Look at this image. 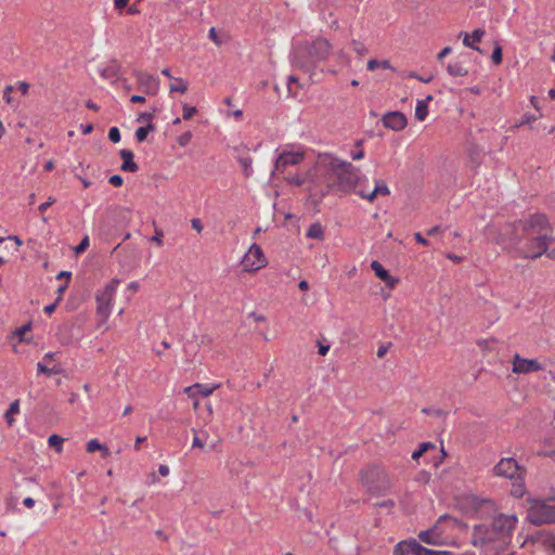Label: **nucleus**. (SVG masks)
<instances>
[{
  "instance_id": "f257e3e1",
  "label": "nucleus",
  "mask_w": 555,
  "mask_h": 555,
  "mask_svg": "<svg viewBox=\"0 0 555 555\" xmlns=\"http://www.w3.org/2000/svg\"><path fill=\"white\" fill-rule=\"evenodd\" d=\"M551 233L546 216L537 214L506 225L503 232L493 240L504 249L514 251L518 257L535 259L547 251Z\"/></svg>"
},
{
  "instance_id": "f03ea898",
  "label": "nucleus",
  "mask_w": 555,
  "mask_h": 555,
  "mask_svg": "<svg viewBox=\"0 0 555 555\" xmlns=\"http://www.w3.org/2000/svg\"><path fill=\"white\" fill-rule=\"evenodd\" d=\"M315 172L320 173L322 183H317L309 191V202L318 206L331 191L349 193L359 182V169L351 163L330 153H320L315 160Z\"/></svg>"
},
{
  "instance_id": "7ed1b4c3",
  "label": "nucleus",
  "mask_w": 555,
  "mask_h": 555,
  "mask_svg": "<svg viewBox=\"0 0 555 555\" xmlns=\"http://www.w3.org/2000/svg\"><path fill=\"white\" fill-rule=\"evenodd\" d=\"M332 53V44L324 38H318L310 43L296 48L292 63L293 66L312 77L315 74L318 63L325 61Z\"/></svg>"
},
{
  "instance_id": "20e7f679",
  "label": "nucleus",
  "mask_w": 555,
  "mask_h": 555,
  "mask_svg": "<svg viewBox=\"0 0 555 555\" xmlns=\"http://www.w3.org/2000/svg\"><path fill=\"white\" fill-rule=\"evenodd\" d=\"M528 520L533 525L555 522V504L544 500H530Z\"/></svg>"
},
{
  "instance_id": "39448f33",
  "label": "nucleus",
  "mask_w": 555,
  "mask_h": 555,
  "mask_svg": "<svg viewBox=\"0 0 555 555\" xmlns=\"http://www.w3.org/2000/svg\"><path fill=\"white\" fill-rule=\"evenodd\" d=\"M118 285L119 280L113 279L96 294V313L102 322H106L112 312V306Z\"/></svg>"
},
{
  "instance_id": "423d86ee",
  "label": "nucleus",
  "mask_w": 555,
  "mask_h": 555,
  "mask_svg": "<svg viewBox=\"0 0 555 555\" xmlns=\"http://www.w3.org/2000/svg\"><path fill=\"white\" fill-rule=\"evenodd\" d=\"M492 526L499 538V546L506 545L513 535L518 524V517L515 514H499L492 520Z\"/></svg>"
},
{
  "instance_id": "0eeeda50",
  "label": "nucleus",
  "mask_w": 555,
  "mask_h": 555,
  "mask_svg": "<svg viewBox=\"0 0 555 555\" xmlns=\"http://www.w3.org/2000/svg\"><path fill=\"white\" fill-rule=\"evenodd\" d=\"M268 264V259L258 244H253L244 254L241 266L244 272L255 273Z\"/></svg>"
},
{
  "instance_id": "6e6552de",
  "label": "nucleus",
  "mask_w": 555,
  "mask_h": 555,
  "mask_svg": "<svg viewBox=\"0 0 555 555\" xmlns=\"http://www.w3.org/2000/svg\"><path fill=\"white\" fill-rule=\"evenodd\" d=\"M454 522H455V520L453 518H451L448 515H443L438 519V521L436 522V525L433 528L425 530V531H421L418 533V538L422 542H424L426 544H433V545L446 544V539L442 535V533H443L442 526L446 524H454Z\"/></svg>"
},
{
  "instance_id": "1a4fd4ad",
  "label": "nucleus",
  "mask_w": 555,
  "mask_h": 555,
  "mask_svg": "<svg viewBox=\"0 0 555 555\" xmlns=\"http://www.w3.org/2000/svg\"><path fill=\"white\" fill-rule=\"evenodd\" d=\"M288 184L295 186H306L307 198L309 199V191L311 186L317 183H322L320 173L315 172V165L313 168L306 170L305 172L288 173L285 177Z\"/></svg>"
},
{
  "instance_id": "9d476101",
  "label": "nucleus",
  "mask_w": 555,
  "mask_h": 555,
  "mask_svg": "<svg viewBox=\"0 0 555 555\" xmlns=\"http://www.w3.org/2000/svg\"><path fill=\"white\" fill-rule=\"evenodd\" d=\"M473 544L475 546H482L488 543H496L499 545V538L494 528L491 525L479 524L473 528Z\"/></svg>"
},
{
  "instance_id": "9b49d317",
  "label": "nucleus",
  "mask_w": 555,
  "mask_h": 555,
  "mask_svg": "<svg viewBox=\"0 0 555 555\" xmlns=\"http://www.w3.org/2000/svg\"><path fill=\"white\" fill-rule=\"evenodd\" d=\"M305 159V151L298 149L296 151H283L278 156L274 169L279 173H284L288 166L299 165Z\"/></svg>"
},
{
  "instance_id": "f8f14e48",
  "label": "nucleus",
  "mask_w": 555,
  "mask_h": 555,
  "mask_svg": "<svg viewBox=\"0 0 555 555\" xmlns=\"http://www.w3.org/2000/svg\"><path fill=\"white\" fill-rule=\"evenodd\" d=\"M133 75L140 91L146 95H156L158 93L159 80L157 77L143 70H134Z\"/></svg>"
},
{
  "instance_id": "ddd939ff",
  "label": "nucleus",
  "mask_w": 555,
  "mask_h": 555,
  "mask_svg": "<svg viewBox=\"0 0 555 555\" xmlns=\"http://www.w3.org/2000/svg\"><path fill=\"white\" fill-rule=\"evenodd\" d=\"M494 475L514 479L519 477L520 474H525L522 467L518 465V463L512 457L502 459L493 468Z\"/></svg>"
},
{
  "instance_id": "4468645a",
  "label": "nucleus",
  "mask_w": 555,
  "mask_h": 555,
  "mask_svg": "<svg viewBox=\"0 0 555 555\" xmlns=\"http://www.w3.org/2000/svg\"><path fill=\"white\" fill-rule=\"evenodd\" d=\"M395 555H434V551L422 546L417 541H401L395 547Z\"/></svg>"
},
{
  "instance_id": "2eb2a0df",
  "label": "nucleus",
  "mask_w": 555,
  "mask_h": 555,
  "mask_svg": "<svg viewBox=\"0 0 555 555\" xmlns=\"http://www.w3.org/2000/svg\"><path fill=\"white\" fill-rule=\"evenodd\" d=\"M542 370V365L535 359H526L516 354L513 361V372L517 374H528Z\"/></svg>"
},
{
  "instance_id": "dca6fc26",
  "label": "nucleus",
  "mask_w": 555,
  "mask_h": 555,
  "mask_svg": "<svg viewBox=\"0 0 555 555\" xmlns=\"http://www.w3.org/2000/svg\"><path fill=\"white\" fill-rule=\"evenodd\" d=\"M406 124V117L400 112H390L383 116V125L395 131L404 129Z\"/></svg>"
},
{
  "instance_id": "f3484780",
  "label": "nucleus",
  "mask_w": 555,
  "mask_h": 555,
  "mask_svg": "<svg viewBox=\"0 0 555 555\" xmlns=\"http://www.w3.org/2000/svg\"><path fill=\"white\" fill-rule=\"evenodd\" d=\"M374 478H377L378 480H380L386 487H388L390 485V480H389L387 473L378 466H372L362 473V480L372 490H373V486L371 485V482H373Z\"/></svg>"
},
{
  "instance_id": "a211bd4d",
  "label": "nucleus",
  "mask_w": 555,
  "mask_h": 555,
  "mask_svg": "<svg viewBox=\"0 0 555 555\" xmlns=\"http://www.w3.org/2000/svg\"><path fill=\"white\" fill-rule=\"evenodd\" d=\"M356 193L364 199L369 202H374L377 196H387L390 191L389 188L383 180H375V186L372 191H365L364 189H359Z\"/></svg>"
},
{
  "instance_id": "6ab92c4d",
  "label": "nucleus",
  "mask_w": 555,
  "mask_h": 555,
  "mask_svg": "<svg viewBox=\"0 0 555 555\" xmlns=\"http://www.w3.org/2000/svg\"><path fill=\"white\" fill-rule=\"evenodd\" d=\"M217 388H219V384L208 385V384H194L184 389V392L189 398H196L197 395L203 397L210 396Z\"/></svg>"
},
{
  "instance_id": "aec40b11",
  "label": "nucleus",
  "mask_w": 555,
  "mask_h": 555,
  "mask_svg": "<svg viewBox=\"0 0 555 555\" xmlns=\"http://www.w3.org/2000/svg\"><path fill=\"white\" fill-rule=\"evenodd\" d=\"M371 268L374 271L375 275L379 278L383 282H385L387 287L393 288L397 285L398 279L390 275L388 271L377 260H373L371 262Z\"/></svg>"
},
{
  "instance_id": "412c9836",
  "label": "nucleus",
  "mask_w": 555,
  "mask_h": 555,
  "mask_svg": "<svg viewBox=\"0 0 555 555\" xmlns=\"http://www.w3.org/2000/svg\"><path fill=\"white\" fill-rule=\"evenodd\" d=\"M74 325L66 323L59 327L56 337L61 345L63 346H69L73 345L76 341V338L74 336Z\"/></svg>"
},
{
  "instance_id": "4be33fe9",
  "label": "nucleus",
  "mask_w": 555,
  "mask_h": 555,
  "mask_svg": "<svg viewBox=\"0 0 555 555\" xmlns=\"http://www.w3.org/2000/svg\"><path fill=\"white\" fill-rule=\"evenodd\" d=\"M119 155L122 159V164L120 166V169L122 171L127 172H135L138 171L139 167L137 163L133 160V152L130 150H120Z\"/></svg>"
},
{
  "instance_id": "5701e85b",
  "label": "nucleus",
  "mask_w": 555,
  "mask_h": 555,
  "mask_svg": "<svg viewBox=\"0 0 555 555\" xmlns=\"http://www.w3.org/2000/svg\"><path fill=\"white\" fill-rule=\"evenodd\" d=\"M460 36H463V43L465 47L480 51L478 47L474 46V43L481 41L482 37L485 36V30L478 28L475 29L470 35L467 33H461Z\"/></svg>"
},
{
  "instance_id": "b1692460",
  "label": "nucleus",
  "mask_w": 555,
  "mask_h": 555,
  "mask_svg": "<svg viewBox=\"0 0 555 555\" xmlns=\"http://www.w3.org/2000/svg\"><path fill=\"white\" fill-rule=\"evenodd\" d=\"M433 100L431 95H428L424 100H418L415 106V118L420 121H424L428 116V102Z\"/></svg>"
},
{
  "instance_id": "393cba45",
  "label": "nucleus",
  "mask_w": 555,
  "mask_h": 555,
  "mask_svg": "<svg viewBox=\"0 0 555 555\" xmlns=\"http://www.w3.org/2000/svg\"><path fill=\"white\" fill-rule=\"evenodd\" d=\"M194 437L192 441L193 448H199L204 449L206 446L209 448V450H215L218 444L220 443V439L211 440L209 443H205V441L198 436V431L196 429H193Z\"/></svg>"
},
{
  "instance_id": "a878e982",
  "label": "nucleus",
  "mask_w": 555,
  "mask_h": 555,
  "mask_svg": "<svg viewBox=\"0 0 555 555\" xmlns=\"http://www.w3.org/2000/svg\"><path fill=\"white\" fill-rule=\"evenodd\" d=\"M447 72L453 77H463L468 74L467 68L461 62H451L447 65Z\"/></svg>"
},
{
  "instance_id": "bb28decb",
  "label": "nucleus",
  "mask_w": 555,
  "mask_h": 555,
  "mask_svg": "<svg viewBox=\"0 0 555 555\" xmlns=\"http://www.w3.org/2000/svg\"><path fill=\"white\" fill-rule=\"evenodd\" d=\"M189 89V82L181 77H173L171 79V83L169 85V92H179L185 93Z\"/></svg>"
},
{
  "instance_id": "cd10ccee",
  "label": "nucleus",
  "mask_w": 555,
  "mask_h": 555,
  "mask_svg": "<svg viewBox=\"0 0 555 555\" xmlns=\"http://www.w3.org/2000/svg\"><path fill=\"white\" fill-rule=\"evenodd\" d=\"M526 492L525 482H524V474H520L519 477L514 478V482L511 488V494L515 498H522Z\"/></svg>"
},
{
  "instance_id": "c85d7f7f",
  "label": "nucleus",
  "mask_w": 555,
  "mask_h": 555,
  "mask_svg": "<svg viewBox=\"0 0 555 555\" xmlns=\"http://www.w3.org/2000/svg\"><path fill=\"white\" fill-rule=\"evenodd\" d=\"M18 413H20V400L16 399L10 404V406L4 415L5 422L8 423L9 426H13V424L15 422L14 416L17 415Z\"/></svg>"
},
{
  "instance_id": "c756f323",
  "label": "nucleus",
  "mask_w": 555,
  "mask_h": 555,
  "mask_svg": "<svg viewBox=\"0 0 555 555\" xmlns=\"http://www.w3.org/2000/svg\"><path fill=\"white\" fill-rule=\"evenodd\" d=\"M307 236L310 238L323 240L324 238V230H323V227L321 225V223H319V222L312 223L307 231Z\"/></svg>"
},
{
  "instance_id": "7c9ffc66",
  "label": "nucleus",
  "mask_w": 555,
  "mask_h": 555,
  "mask_svg": "<svg viewBox=\"0 0 555 555\" xmlns=\"http://www.w3.org/2000/svg\"><path fill=\"white\" fill-rule=\"evenodd\" d=\"M378 68L389 69V68H391V64L388 60L378 61V60L372 59L367 62L369 70L374 72Z\"/></svg>"
},
{
  "instance_id": "2f4dec72",
  "label": "nucleus",
  "mask_w": 555,
  "mask_h": 555,
  "mask_svg": "<svg viewBox=\"0 0 555 555\" xmlns=\"http://www.w3.org/2000/svg\"><path fill=\"white\" fill-rule=\"evenodd\" d=\"M48 443L51 448H54L56 453H62L63 451V443H64V438H62L61 436L59 435H51L48 439Z\"/></svg>"
},
{
  "instance_id": "473e14b6",
  "label": "nucleus",
  "mask_w": 555,
  "mask_h": 555,
  "mask_svg": "<svg viewBox=\"0 0 555 555\" xmlns=\"http://www.w3.org/2000/svg\"><path fill=\"white\" fill-rule=\"evenodd\" d=\"M154 129H155V126L153 124H147L144 127L138 128L137 131H135L137 140L139 142H143L146 139L149 132L153 131Z\"/></svg>"
},
{
  "instance_id": "72a5a7b5",
  "label": "nucleus",
  "mask_w": 555,
  "mask_h": 555,
  "mask_svg": "<svg viewBox=\"0 0 555 555\" xmlns=\"http://www.w3.org/2000/svg\"><path fill=\"white\" fill-rule=\"evenodd\" d=\"M351 46L358 56H364L367 53V48L361 41L352 40Z\"/></svg>"
},
{
  "instance_id": "f704fd0d",
  "label": "nucleus",
  "mask_w": 555,
  "mask_h": 555,
  "mask_svg": "<svg viewBox=\"0 0 555 555\" xmlns=\"http://www.w3.org/2000/svg\"><path fill=\"white\" fill-rule=\"evenodd\" d=\"M182 112H183V114H182L183 119L189 120L196 114L197 109L195 106H190L188 104H183Z\"/></svg>"
},
{
  "instance_id": "c9c22d12",
  "label": "nucleus",
  "mask_w": 555,
  "mask_h": 555,
  "mask_svg": "<svg viewBox=\"0 0 555 555\" xmlns=\"http://www.w3.org/2000/svg\"><path fill=\"white\" fill-rule=\"evenodd\" d=\"M86 449L87 452L94 453L95 451L103 450L105 448L99 442L98 439H91L90 441H88Z\"/></svg>"
},
{
  "instance_id": "e433bc0d",
  "label": "nucleus",
  "mask_w": 555,
  "mask_h": 555,
  "mask_svg": "<svg viewBox=\"0 0 555 555\" xmlns=\"http://www.w3.org/2000/svg\"><path fill=\"white\" fill-rule=\"evenodd\" d=\"M192 139V132L186 131L177 138V142L180 146H186Z\"/></svg>"
},
{
  "instance_id": "4c0bfd02",
  "label": "nucleus",
  "mask_w": 555,
  "mask_h": 555,
  "mask_svg": "<svg viewBox=\"0 0 555 555\" xmlns=\"http://www.w3.org/2000/svg\"><path fill=\"white\" fill-rule=\"evenodd\" d=\"M154 116H155V111L145 112V113H142V114L139 115L138 121L152 124L151 121L154 118Z\"/></svg>"
},
{
  "instance_id": "58836bf2",
  "label": "nucleus",
  "mask_w": 555,
  "mask_h": 555,
  "mask_svg": "<svg viewBox=\"0 0 555 555\" xmlns=\"http://www.w3.org/2000/svg\"><path fill=\"white\" fill-rule=\"evenodd\" d=\"M108 139L114 143H118L120 141V132L117 127H113L109 129Z\"/></svg>"
},
{
  "instance_id": "ea45409f",
  "label": "nucleus",
  "mask_w": 555,
  "mask_h": 555,
  "mask_svg": "<svg viewBox=\"0 0 555 555\" xmlns=\"http://www.w3.org/2000/svg\"><path fill=\"white\" fill-rule=\"evenodd\" d=\"M208 38L216 44V46H221L222 44V41L220 40L218 34H217V30L215 27H211L208 31Z\"/></svg>"
},
{
  "instance_id": "a19ab883",
  "label": "nucleus",
  "mask_w": 555,
  "mask_h": 555,
  "mask_svg": "<svg viewBox=\"0 0 555 555\" xmlns=\"http://www.w3.org/2000/svg\"><path fill=\"white\" fill-rule=\"evenodd\" d=\"M492 61L494 64H501L502 63V49L501 47L496 46L492 52Z\"/></svg>"
},
{
  "instance_id": "79ce46f5",
  "label": "nucleus",
  "mask_w": 555,
  "mask_h": 555,
  "mask_svg": "<svg viewBox=\"0 0 555 555\" xmlns=\"http://www.w3.org/2000/svg\"><path fill=\"white\" fill-rule=\"evenodd\" d=\"M108 182H109L113 186H115V188H119V186H121V185H122V183H124V179H122V177H121V176H119V175H114V176L109 177Z\"/></svg>"
},
{
  "instance_id": "37998d69",
  "label": "nucleus",
  "mask_w": 555,
  "mask_h": 555,
  "mask_svg": "<svg viewBox=\"0 0 555 555\" xmlns=\"http://www.w3.org/2000/svg\"><path fill=\"white\" fill-rule=\"evenodd\" d=\"M538 119V116L537 115H530V114H526L524 115V117L521 118L520 122L517 125V127H520V126H524L526 124H532L533 121H535Z\"/></svg>"
},
{
  "instance_id": "c03bdc74",
  "label": "nucleus",
  "mask_w": 555,
  "mask_h": 555,
  "mask_svg": "<svg viewBox=\"0 0 555 555\" xmlns=\"http://www.w3.org/2000/svg\"><path fill=\"white\" fill-rule=\"evenodd\" d=\"M89 246V237L85 236L81 242L76 247V253L80 254L83 253Z\"/></svg>"
},
{
  "instance_id": "a18cd8bd",
  "label": "nucleus",
  "mask_w": 555,
  "mask_h": 555,
  "mask_svg": "<svg viewBox=\"0 0 555 555\" xmlns=\"http://www.w3.org/2000/svg\"><path fill=\"white\" fill-rule=\"evenodd\" d=\"M37 370H38V373H42V374H47V375H51L52 373H56L57 372V371H54L52 369L47 367L41 362L37 363Z\"/></svg>"
},
{
  "instance_id": "49530a36",
  "label": "nucleus",
  "mask_w": 555,
  "mask_h": 555,
  "mask_svg": "<svg viewBox=\"0 0 555 555\" xmlns=\"http://www.w3.org/2000/svg\"><path fill=\"white\" fill-rule=\"evenodd\" d=\"M389 348H390V344H388V345H380L378 347V349H377V352H376L377 357L379 359L384 358L386 356V353L389 351Z\"/></svg>"
},
{
  "instance_id": "de8ad7c7",
  "label": "nucleus",
  "mask_w": 555,
  "mask_h": 555,
  "mask_svg": "<svg viewBox=\"0 0 555 555\" xmlns=\"http://www.w3.org/2000/svg\"><path fill=\"white\" fill-rule=\"evenodd\" d=\"M54 202H55V199H54V198L49 197V199H48L47 202L42 203V204L38 207L39 211H40V212H44V211H46V210H47V209H48V208H49V207H50Z\"/></svg>"
},
{
  "instance_id": "09e8293b",
  "label": "nucleus",
  "mask_w": 555,
  "mask_h": 555,
  "mask_svg": "<svg viewBox=\"0 0 555 555\" xmlns=\"http://www.w3.org/2000/svg\"><path fill=\"white\" fill-rule=\"evenodd\" d=\"M451 47L443 48L437 55L438 61H442L447 55L451 53Z\"/></svg>"
},
{
  "instance_id": "8fccbe9b",
  "label": "nucleus",
  "mask_w": 555,
  "mask_h": 555,
  "mask_svg": "<svg viewBox=\"0 0 555 555\" xmlns=\"http://www.w3.org/2000/svg\"><path fill=\"white\" fill-rule=\"evenodd\" d=\"M409 76L412 77V78H415V79H417L420 81H423L425 83H428V82H430L433 80V76H428V77L425 78V77L418 76L416 73H411Z\"/></svg>"
},
{
  "instance_id": "3c124183",
  "label": "nucleus",
  "mask_w": 555,
  "mask_h": 555,
  "mask_svg": "<svg viewBox=\"0 0 555 555\" xmlns=\"http://www.w3.org/2000/svg\"><path fill=\"white\" fill-rule=\"evenodd\" d=\"M442 232L441 228L439 225L433 227L427 231V235L429 236H436Z\"/></svg>"
},
{
  "instance_id": "603ef678",
  "label": "nucleus",
  "mask_w": 555,
  "mask_h": 555,
  "mask_svg": "<svg viewBox=\"0 0 555 555\" xmlns=\"http://www.w3.org/2000/svg\"><path fill=\"white\" fill-rule=\"evenodd\" d=\"M420 449L426 453L429 449H436V446L431 442H423L421 443Z\"/></svg>"
},
{
  "instance_id": "864d4df0",
  "label": "nucleus",
  "mask_w": 555,
  "mask_h": 555,
  "mask_svg": "<svg viewBox=\"0 0 555 555\" xmlns=\"http://www.w3.org/2000/svg\"><path fill=\"white\" fill-rule=\"evenodd\" d=\"M28 88H29L28 83H26L24 81H21L17 85V90L21 91L22 94H26L28 91Z\"/></svg>"
},
{
  "instance_id": "5fc2aeb1",
  "label": "nucleus",
  "mask_w": 555,
  "mask_h": 555,
  "mask_svg": "<svg viewBox=\"0 0 555 555\" xmlns=\"http://www.w3.org/2000/svg\"><path fill=\"white\" fill-rule=\"evenodd\" d=\"M192 228H193L194 230H196L197 232H202V230H203V224H202L201 220H199V219H193V220H192Z\"/></svg>"
},
{
  "instance_id": "6e6d98bb",
  "label": "nucleus",
  "mask_w": 555,
  "mask_h": 555,
  "mask_svg": "<svg viewBox=\"0 0 555 555\" xmlns=\"http://www.w3.org/2000/svg\"><path fill=\"white\" fill-rule=\"evenodd\" d=\"M158 472H159V474H160L162 476L166 477V476H168V475H169L170 469H169V467H168L167 465L162 464V465H159V467H158Z\"/></svg>"
},
{
  "instance_id": "4d7b16f0",
  "label": "nucleus",
  "mask_w": 555,
  "mask_h": 555,
  "mask_svg": "<svg viewBox=\"0 0 555 555\" xmlns=\"http://www.w3.org/2000/svg\"><path fill=\"white\" fill-rule=\"evenodd\" d=\"M140 285L138 282H130L127 286V289L131 292V294H134L138 292Z\"/></svg>"
},
{
  "instance_id": "13d9d810",
  "label": "nucleus",
  "mask_w": 555,
  "mask_h": 555,
  "mask_svg": "<svg viewBox=\"0 0 555 555\" xmlns=\"http://www.w3.org/2000/svg\"><path fill=\"white\" fill-rule=\"evenodd\" d=\"M414 237L416 240L417 243L422 244V245H428V241L421 234V233H415L414 234Z\"/></svg>"
},
{
  "instance_id": "bf43d9fd",
  "label": "nucleus",
  "mask_w": 555,
  "mask_h": 555,
  "mask_svg": "<svg viewBox=\"0 0 555 555\" xmlns=\"http://www.w3.org/2000/svg\"><path fill=\"white\" fill-rule=\"evenodd\" d=\"M129 0H114V5L116 9H124L127 7Z\"/></svg>"
},
{
  "instance_id": "052dcab7",
  "label": "nucleus",
  "mask_w": 555,
  "mask_h": 555,
  "mask_svg": "<svg viewBox=\"0 0 555 555\" xmlns=\"http://www.w3.org/2000/svg\"><path fill=\"white\" fill-rule=\"evenodd\" d=\"M130 101L132 103H144L145 102V98L143 95H139V94H134L130 98Z\"/></svg>"
},
{
  "instance_id": "680f3d73",
  "label": "nucleus",
  "mask_w": 555,
  "mask_h": 555,
  "mask_svg": "<svg viewBox=\"0 0 555 555\" xmlns=\"http://www.w3.org/2000/svg\"><path fill=\"white\" fill-rule=\"evenodd\" d=\"M530 103L537 111L541 109L539 99L535 95L530 96Z\"/></svg>"
},
{
  "instance_id": "e2e57ef3",
  "label": "nucleus",
  "mask_w": 555,
  "mask_h": 555,
  "mask_svg": "<svg viewBox=\"0 0 555 555\" xmlns=\"http://www.w3.org/2000/svg\"><path fill=\"white\" fill-rule=\"evenodd\" d=\"M29 325H25L16 331V334L20 336V340L24 339V334L29 330Z\"/></svg>"
},
{
  "instance_id": "0e129e2a",
  "label": "nucleus",
  "mask_w": 555,
  "mask_h": 555,
  "mask_svg": "<svg viewBox=\"0 0 555 555\" xmlns=\"http://www.w3.org/2000/svg\"><path fill=\"white\" fill-rule=\"evenodd\" d=\"M70 276H72V273H70V272L62 271V272H60V273L56 275V279H65V280H66V282H69Z\"/></svg>"
},
{
  "instance_id": "69168bd1",
  "label": "nucleus",
  "mask_w": 555,
  "mask_h": 555,
  "mask_svg": "<svg viewBox=\"0 0 555 555\" xmlns=\"http://www.w3.org/2000/svg\"><path fill=\"white\" fill-rule=\"evenodd\" d=\"M351 157H352V159H354V160H360V159H362V158L364 157V152H363V150H359L358 152L352 153V154H351Z\"/></svg>"
},
{
  "instance_id": "338daca9",
  "label": "nucleus",
  "mask_w": 555,
  "mask_h": 555,
  "mask_svg": "<svg viewBox=\"0 0 555 555\" xmlns=\"http://www.w3.org/2000/svg\"><path fill=\"white\" fill-rule=\"evenodd\" d=\"M23 504L27 507V508H31L34 507L35 505V500L33 498H25L24 501H23Z\"/></svg>"
},
{
  "instance_id": "774afa93",
  "label": "nucleus",
  "mask_w": 555,
  "mask_h": 555,
  "mask_svg": "<svg viewBox=\"0 0 555 555\" xmlns=\"http://www.w3.org/2000/svg\"><path fill=\"white\" fill-rule=\"evenodd\" d=\"M81 131L83 134H90L93 131V126L91 124L89 125H81Z\"/></svg>"
}]
</instances>
